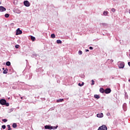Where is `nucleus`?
Instances as JSON below:
<instances>
[{
    "label": "nucleus",
    "instance_id": "obj_1",
    "mask_svg": "<svg viewBox=\"0 0 130 130\" xmlns=\"http://www.w3.org/2000/svg\"><path fill=\"white\" fill-rule=\"evenodd\" d=\"M58 127V125L56 126H51L49 125H46L45 126V129H56Z\"/></svg>",
    "mask_w": 130,
    "mask_h": 130
},
{
    "label": "nucleus",
    "instance_id": "obj_2",
    "mask_svg": "<svg viewBox=\"0 0 130 130\" xmlns=\"http://www.w3.org/2000/svg\"><path fill=\"white\" fill-rule=\"evenodd\" d=\"M0 104H1V105H6V106H10V104L9 103H7V101L5 99H1L0 100Z\"/></svg>",
    "mask_w": 130,
    "mask_h": 130
},
{
    "label": "nucleus",
    "instance_id": "obj_3",
    "mask_svg": "<svg viewBox=\"0 0 130 130\" xmlns=\"http://www.w3.org/2000/svg\"><path fill=\"white\" fill-rule=\"evenodd\" d=\"M25 78L27 80H30L32 78V73L26 72L25 73Z\"/></svg>",
    "mask_w": 130,
    "mask_h": 130
},
{
    "label": "nucleus",
    "instance_id": "obj_4",
    "mask_svg": "<svg viewBox=\"0 0 130 130\" xmlns=\"http://www.w3.org/2000/svg\"><path fill=\"white\" fill-rule=\"evenodd\" d=\"M118 66L119 69H123L124 68V62H121V61H118Z\"/></svg>",
    "mask_w": 130,
    "mask_h": 130
},
{
    "label": "nucleus",
    "instance_id": "obj_5",
    "mask_svg": "<svg viewBox=\"0 0 130 130\" xmlns=\"http://www.w3.org/2000/svg\"><path fill=\"white\" fill-rule=\"evenodd\" d=\"M98 130H107V126L105 125H103L100 126Z\"/></svg>",
    "mask_w": 130,
    "mask_h": 130
},
{
    "label": "nucleus",
    "instance_id": "obj_6",
    "mask_svg": "<svg viewBox=\"0 0 130 130\" xmlns=\"http://www.w3.org/2000/svg\"><path fill=\"white\" fill-rule=\"evenodd\" d=\"M23 33L21 30L20 28H17L16 30V35H21Z\"/></svg>",
    "mask_w": 130,
    "mask_h": 130
},
{
    "label": "nucleus",
    "instance_id": "obj_7",
    "mask_svg": "<svg viewBox=\"0 0 130 130\" xmlns=\"http://www.w3.org/2000/svg\"><path fill=\"white\" fill-rule=\"evenodd\" d=\"M105 94H109L111 93V89L109 88H106L105 89Z\"/></svg>",
    "mask_w": 130,
    "mask_h": 130
},
{
    "label": "nucleus",
    "instance_id": "obj_8",
    "mask_svg": "<svg viewBox=\"0 0 130 130\" xmlns=\"http://www.w3.org/2000/svg\"><path fill=\"white\" fill-rule=\"evenodd\" d=\"M23 5L25 7H29L30 6V2L28 1H25L23 2Z\"/></svg>",
    "mask_w": 130,
    "mask_h": 130
},
{
    "label": "nucleus",
    "instance_id": "obj_9",
    "mask_svg": "<svg viewBox=\"0 0 130 130\" xmlns=\"http://www.w3.org/2000/svg\"><path fill=\"white\" fill-rule=\"evenodd\" d=\"M7 9L4 6H0V12L3 13V12H6Z\"/></svg>",
    "mask_w": 130,
    "mask_h": 130
},
{
    "label": "nucleus",
    "instance_id": "obj_10",
    "mask_svg": "<svg viewBox=\"0 0 130 130\" xmlns=\"http://www.w3.org/2000/svg\"><path fill=\"white\" fill-rule=\"evenodd\" d=\"M36 71L39 74H42V72H43V70H42V68H39L38 69H37Z\"/></svg>",
    "mask_w": 130,
    "mask_h": 130
},
{
    "label": "nucleus",
    "instance_id": "obj_11",
    "mask_svg": "<svg viewBox=\"0 0 130 130\" xmlns=\"http://www.w3.org/2000/svg\"><path fill=\"white\" fill-rule=\"evenodd\" d=\"M127 109V108L126 107V104L124 103L123 105V109L124 111H126Z\"/></svg>",
    "mask_w": 130,
    "mask_h": 130
},
{
    "label": "nucleus",
    "instance_id": "obj_12",
    "mask_svg": "<svg viewBox=\"0 0 130 130\" xmlns=\"http://www.w3.org/2000/svg\"><path fill=\"white\" fill-rule=\"evenodd\" d=\"M97 117H99L100 118H101L103 117V113H101L97 114Z\"/></svg>",
    "mask_w": 130,
    "mask_h": 130
},
{
    "label": "nucleus",
    "instance_id": "obj_13",
    "mask_svg": "<svg viewBox=\"0 0 130 130\" xmlns=\"http://www.w3.org/2000/svg\"><path fill=\"white\" fill-rule=\"evenodd\" d=\"M63 102V99H59L56 101L57 103H59V102Z\"/></svg>",
    "mask_w": 130,
    "mask_h": 130
},
{
    "label": "nucleus",
    "instance_id": "obj_14",
    "mask_svg": "<svg viewBox=\"0 0 130 130\" xmlns=\"http://www.w3.org/2000/svg\"><path fill=\"white\" fill-rule=\"evenodd\" d=\"M100 92H101V93H105V89H104L103 88H101L100 89Z\"/></svg>",
    "mask_w": 130,
    "mask_h": 130
},
{
    "label": "nucleus",
    "instance_id": "obj_15",
    "mask_svg": "<svg viewBox=\"0 0 130 130\" xmlns=\"http://www.w3.org/2000/svg\"><path fill=\"white\" fill-rule=\"evenodd\" d=\"M30 39H31V41H35V40H36V38H35V37H33L32 36H31Z\"/></svg>",
    "mask_w": 130,
    "mask_h": 130
},
{
    "label": "nucleus",
    "instance_id": "obj_16",
    "mask_svg": "<svg viewBox=\"0 0 130 130\" xmlns=\"http://www.w3.org/2000/svg\"><path fill=\"white\" fill-rule=\"evenodd\" d=\"M56 43H57V44H61V43H62V42L60 40H57L56 41Z\"/></svg>",
    "mask_w": 130,
    "mask_h": 130
},
{
    "label": "nucleus",
    "instance_id": "obj_17",
    "mask_svg": "<svg viewBox=\"0 0 130 130\" xmlns=\"http://www.w3.org/2000/svg\"><path fill=\"white\" fill-rule=\"evenodd\" d=\"M94 97L96 99H99L100 98V96H99V95L98 94H94Z\"/></svg>",
    "mask_w": 130,
    "mask_h": 130
},
{
    "label": "nucleus",
    "instance_id": "obj_18",
    "mask_svg": "<svg viewBox=\"0 0 130 130\" xmlns=\"http://www.w3.org/2000/svg\"><path fill=\"white\" fill-rule=\"evenodd\" d=\"M103 15H104V16H107L108 15V11H104Z\"/></svg>",
    "mask_w": 130,
    "mask_h": 130
},
{
    "label": "nucleus",
    "instance_id": "obj_19",
    "mask_svg": "<svg viewBox=\"0 0 130 130\" xmlns=\"http://www.w3.org/2000/svg\"><path fill=\"white\" fill-rule=\"evenodd\" d=\"M12 126L14 128H16V127H17V123H14L13 124H12Z\"/></svg>",
    "mask_w": 130,
    "mask_h": 130
},
{
    "label": "nucleus",
    "instance_id": "obj_20",
    "mask_svg": "<svg viewBox=\"0 0 130 130\" xmlns=\"http://www.w3.org/2000/svg\"><path fill=\"white\" fill-rule=\"evenodd\" d=\"M6 66H7V67H10V66H11V62L10 61L6 62Z\"/></svg>",
    "mask_w": 130,
    "mask_h": 130
},
{
    "label": "nucleus",
    "instance_id": "obj_21",
    "mask_svg": "<svg viewBox=\"0 0 130 130\" xmlns=\"http://www.w3.org/2000/svg\"><path fill=\"white\" fill-rule=\"evenodd\" d=\"M5 18H9L10 17V14H8V13H6L5 15Z\"/></svg>",
    "mask_w": 130,
    "mask_h": 130
},
{
    "label": "nucleus",
    "instance_id": "obj_22",
    "mask_svg": "<svg viewBox=\"0 0 130 130\" xmlns=\"http://www.w3.org/2000/svg\"><path fill=\"white\" fill-rule=\"evenodd\" d=\"M84 82H82V84L79 83L78 86H79V87H82V86H84Z\"/></svg>",
    "mask_w": 130,
    "mask_h": 130
},
{
    "label": "nucleus",
    "instance_id": "obj_23",
    "mask_svg": "<svg viewBox=\"0 0 130 130\" xmlns=\"http://www.w3.org/2000/svg\"><path fill=\"white\" fill-rule=\"evenodd\" d=\"M91 85L92 86H93V85H95V81H94V80H91Z\"/></svg>",
    "mask_w": 130,
    "mask_h": 130
},
{
    "label": "nucleus",
    "instance_id": "obj_24",
    "mask_svg": "<svg viewBox=\"0 0 130 130\" xmlns=\"http://www.w3.org/2000/svg\"><path fill=\"white\" fill-rule=\"evenodd\" d=\"M51 38H55V35H54V34H51Z\"/></svg>",
    "mask_w": 130,
    "mask_h": 130
},
{
    "label": "nucleus",
    "instance_id": "obj_25",
    "mask_svg": "<svg viewBox=\"0 0 130 130\" xmlns=\"http://www.w3.org/2000/svg\"><path fill=\"white\" fill-rule=\"evenodd\" d=\"M16 13H17V14H20L21 13V11H20L18 9H16Z\"/></svg>",
    "mask_w": 130,
    "mask_h": 130
},
{
    "label": "nucleus",
    "instance_id": "obj_26",
    "mask_svg": "<svg viewBox=\"0 0 130 130\" xmlns=\"http://www.w3.org/2000/svg\"><path fill=\"white\" fill-rule=\"evenodd\" d=\"M78 54H79V55H81V54H83V52L81 50H79L78 51Z\"/></svg>",
    "mask_w": 130,
    "mask_h": 130
},
{
    "label": "nucleus",
    "instance_id": "obj_27",
    "mask_svg": "<svg viewBox=\"0 0 130 130\" xmlns=\"http://www.w3.org/2000/svg\"><path fill=\"white\" fill-rule=\"evenodd\" d=\"M7 127L8 128V130H12V128H11V125H7Z\"/></svg>",
    "mask_w": 130,
    "mask_h": 130
},
{
    "label": "nucleus",
    "instance_id": "obj_28",
    "mask_svg": "<svg viewBox=\"0 0 130 130\" xmlns=\"http://www.w3.org/2000/svg\"><path fill=\"white\" fill-rule=\"evenodd\" d=\"M2 121H3V122H7V121H8V119H2Z\"/></svg>",
    "mask_w": 130,
    "mask_h": 130
},
{
    "label": "nucleus",
    "instance_id": "obj_29",
    "mask_svg": "<svg viewBox=\"0 0 130 130\" xmlns=\"http://www.w3.org/2000/svg\"><path fill=\"white\" fill-rule=\"evenodd\" d=\"M2 128H3V129H6V125H3L2 126Z\"/></svg>",
    "mask_w": 130,
    "mask_h": 130
},
{
    "label": "nucleus",
    "instance_id": "obj_30",
    "mask_svg": "<svg viewBox=\"0 0 130 130\" xmlns=\"http://www.w3.org/2000/svg\"><path fill=\"white\" fill-rule=\"evenodd\" d=\"M15 48H16L17 49H18V48H19V47H20V45H16L15 46Z\"/></svg>",
    "mask_w": 130,
    "mask_h": 130
},
{
    "label": "nucleus",
    "instance_id": "obj_31",
    "mask_svg": "<svg viewBox=\"0 0 130 130\" xmlns=\"http://www.w3.org/2000/svg\"><path fill=\"white\" fill-rule=\"evenodd\" d=\"M3 74H8V71H7V70H4V71H3Z\"/></svg>",
    "mask_w": 130,
    "mask_h": 130
},
{
    "label": "nucleus",
    "instance_id": "obj_32",
    "mask_svg": "<svg viewBox=\"0 0 130 130\" xmlns=\"http://www.w3.org/2000/svg\"><path fill=\"white\" fill-rule=\"evenodd\" d=\"M101 25H102L104 26H107V24L106 23H101Z\"/></svg>",
    "mask_w": 130,
    "mask_h": 130
},
{
    "label": "nucleus",
    "instance_id": "obj_33",
    "mask_svg": "<svg viewBox=\"0 0 130 130\" xmlns=\"http://www.w3.org/2000/svg\"><path fill=\"white\" fill-rule=\"evenodd\" d=\"M111 11H112V12H113V13H114V12H115V9H114V8H112V9H111Z\"/></svg>",
    "mask_w": 130,
    "mask_h": 130
},
{
    "label": "nucleus",
    "instance_id": "obj_34",
    "mask_svg": "<svg viewBox=\"0 0 130 130\" xmlns=\"http://www.w3.org/2000/svg\"><path fill=\"white\" fill-rule=\"evenodd\" d=\"M32 55H33V57H36L37 56V54H34Z\"/></svg>",
    "mask_w": 130,
    "mask_h": 130
},
{
    "label": "nucleus",
    "instance_id": "obj_35",
    "mask_svg": "<svg viewBox=\"0 0 130 130\" xmlns=\"http://www.w3.org/2000/svg\"><path fill=\"white\" fill-rule=\"evenodd\" d=\"M107 116H110V113H107Z\"/></svg>",
    "mask_w": 130,
    "mask_h": 130
},
{
    "label": "nucleus",
    "instance_id": "obj_36",
    "mask_svg": "<svg viewBox=\"0 0 130 130\" xmlns=\"http://www.w3.org/2000/svg\"><path fill=\"white\" fill-rule=\"evenodd\" d=\"M89 49H90V50H93L92 47H89Z\"/></svg>",
    "mask_w": 130,
    "mask_h": 130
},
{
    "label": "nucleus",
    "instance_id": "obj_37",
    "mask_svg": "<svg viewBox=\"0 0 130 130\" xmlns=\"http://www.w3.org/2000/svg\"><path fill=\"white\" fill-rule=\"evenodd\" d=\"M85 51H86V52H89V49H86V50H85Z\"/></svg>",
    "mask_w": 130,
    "mask_h": 130
},
{
    "label": "nucleus",
    "instance_id": "obj_38",
    "mask_svg": "<svg viewBox=\"0 0 130 130\" xmlns=\"http://www.w3.org/2000/svg\"><path fill=\"white\" fill-rule=\"evenodd\" d=\"M110 61H111V63H112V62L113 61V59H111Z\"/></svg>",
    "mask_w": 130,
    "mask_h": 130
},
{
    "label": "nucleus",
    "instance_id": "obj_39",
    "mask_svg": "<svg viewBox=\"0 0 130 130\" xmlns=\"http://www.w3.org/2000/svg\"><path fill=\"white\" fill-rule=\"evenodd\" d=\"M128 65L129 66V67H130V62H128Z\"/></svg>",
    "mask_w": 130,
    "mask_h": 130
},
{
    "label": "nucleus",
    "instance_id": "obj_40",
    "mask_svg": "<svg viewBox=\"0 0 130 130\" xmlns=\"http://www.w3.org/2000/svg\"><path fill=\"white\" fill-rule=\"evenodd\" d=\"M5 71H7V72H8V69L6 68Z\"/></svg>",
    "mask_w": 130,
    "mask_h": 130
},
{
    "label": "nucleus",
    "instance_id": "obj_41",
    "mask_svg": "<svg viewBox=\"0 0 130 130\" xmlns=\"http://www.w3.org/2000/svg\"><path fill=\"white\" fill-rule=\"evenodd\" d=\"M3 71H5V68H3Z\"/></svg>",
    "mask_w": 130,
    "mask_h": 130
},
{
    "label": "nucleus",
    "instance_id": "obj_42",
    "mask_svg": "<svg viewBox=\"0 0 130 130\" xmlns=\"http://www.w3.org/2000/svg\"><path fill=\"white\" fill-rule=\"evenodd\" d=\"M20 99H23V97L21 96V97L20 98Z\"/></svg>",
    "mask_w": 130,
    "mask_h": 130
},
{
    "label": "nucleus",
    "instance_id": "obj_43",
    "mask_svg": "<svg viewBox=\"0 0 130 130\" xmlns=\"http://www.w3.org/2000/svg\"><path fill=\"white\" fill-rule=\"evenodd\" d=\"M130 81V79H129V81Z\"/></svg>",
    "mask_w": 130,
    "mask_h": 130
},
{
    "label": "nucleus",
    "instance_id": "obj_44",
    "mask_svg": "<svg viewBox=\"0 0 130 130\" xmlns=\"http://www.w3.org/2000/svg\"><path fill=\"white\" fill-rule=\"evenodd\" d=\"M0 72H1V69H0Z\"/></svg>",
    "mask_w": 130,
    "mask_h": 130
}]
</instances>
